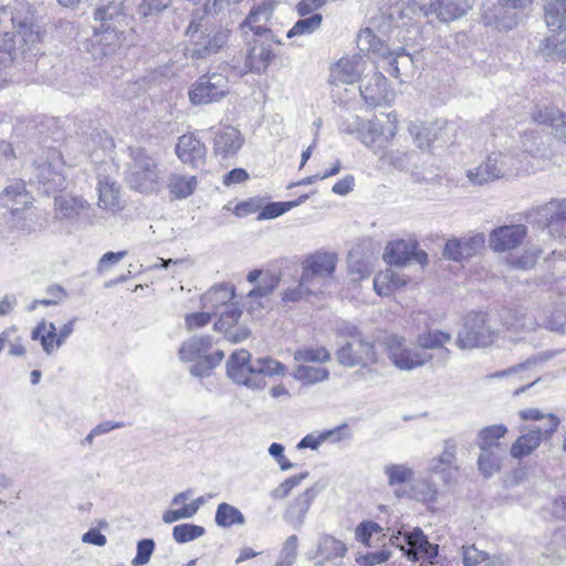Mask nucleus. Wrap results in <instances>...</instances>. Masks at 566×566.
<instances>
[{"mask_svg": "<svg viewBox=\"0 0 566 566\" xmlns=\"http://www.w3.org/2000/svg\"><path fill=\"white\" fill-rule=\"evenodd\" d=\"M388 124L380 126L377 120L370 119L360 125L358 130L360 142L369 148L374 154L384 150L389 142L397 133L396 116L387 115Z\"/></svg>", "mask_w": 566, "mask_h": 566, "instance_id": "17", "label": "nucleus"}, {"mask_svg": "<svg viewBox=\"0 0 566 566\" xmlns=\"http://www.w3.org/2000/svg\"><path fill=\"white\" fill-rule=\"evenodd\" d=\"M357 46L361 52L373 53L380 57L387 56V53H389V46L369 27L358 33Z\"/></svg>", "mask_w": 566, "mask_h": 566, "instance_id": "43", "label": "nucleus"}, {"mask_svg": "<svg viewBox=\"0 0 566 566\" xmlns=\"http://www.w3.org/2000/svg\"><path fill=\"white\" fill-rule=\"evenodd\" d=\"M366 71L361 57H342L331 70V80L334 84H353L361 81V73Z\"/></svg>", "mask_w": 566, "mask_h": 566, "instance_id": "25", "label": "nucleus"}, {"mask_svg": "<svg viewBox=\"0 0 566 566\" xmlns=\"http://www.w3.org/2000/svg\"><path fill=\"white\" fill-rule=\"evenodd\" d=\"M527 235L524 224L497 227L489 235V245L495 252H509L518 248Z\"/></svg>", "mask_w": 566, "mask_h": 566, "instance_id": "19", "label": "nucleus"}, {"mask_svg": "<svg viewBox=\"0 0 566 566\" xmlns=\"http://www.w3.org/2000/svg\"><path fill=\"white\" fill-rule=\"evenodd\" d=\"M471 6L464 0H409L407 10L416 17L437 18L441 22L462 18Z\"/></svg>", "mask_w": 566, "mask_h": 566, "instance_id": "7", "label": "nucleus"}, {"mask_svg": "<svg viewBox=\"0 0 566 566\" xmlns=\"http://www.w3.org/2000/svg\"><path fill=\"white\" fill-rule=\"evenodd\" d=\"M298 538L296 535L289 536L281 549L280 557L274 566H292L297 556Z\"/></svg>", "mask_w": 566, "mask_h": 566, "instance_id": "59", "label": "nucleus"}, {"mask_svg": "<svg viewBox=\"0 0 566 566\" xmlns=\"http://www.w3.org/2000/svg\"><path fill=\"white\" fill-rule=\"evenodd\" d=\"M386 537L382 527L374 521H365L355 530V538L368 547L378 546Z\"/></svg>", "mask_w": 566, "mask_h": 566, "instance_id": "46", "label": "nucleus"}, {"mask_svg": "<svg viewBox=\"0 0 566 566\" xmlns=\"http://www.w3.org/2000/svg\"><path fill=\"white\" fill-rule=\"evenodd\" d=\"M243 145V138L240 132L231 126L219 130L214 138V154L222 158H229L235 155Z\"/></svg>", "mask_w": 566, "mask_h": 566, "instance_id": "30", "label": "nucleus"}, {"mask_svg": "<svg viewBox=\"0 0 566 566\" xmlns=\"http://www.w3.org/2000/svg\"><path fill=\"white\" fill-rule=\"evenodd\" d=\"M32 339L40 340L45 354H53L60 346H56V326L54 323L40 322L32 331Z\"/></svg>", "mask_w": 566, "mask_h": 566, "instance_id": "47", "label": "nucleus"}, {"mask_svg": "<svg viewBox=\"0 0 566 566\" xmlns=\"http://www.w3.org/2000/svg\"><path fill=\"white\" fill-rule=\"evenodd\" d=\"M527 150L511 149L507 151H493L484 161L493 180L515 176L530 169Z\"/></svg>", "mask_w": 566, "mask_h": 566, "instance_id": "11", "label": "nucleus"}, {"mask_svg": "<svg viewBox=\"0 0 566 566\" xmlns=\"http://www.w3.org/2000/svg\"><path fill=\"white\" fill-rule=\"evenodd\" d=\"M94 17L99 24L94 27V33L86 41L85 50L94 60H99L115 54L122 46L128 17L124 12L123 3L115 1L97 8Z\"/></svg>", "mask_w": 566, "mask_h": 566, "instance_id": "2", "label": "nucleus"}, {"mask_svg": "<svg viewBox=\"0 0 566 566\" xmlns=\"http://www.w3.org/2000/svg\"><path fill=\"white\" fill-rule=\"evenodd\" d=\"M317 492L314 488L306 489L300 494L286 509L285 518L294 527H301L305 521V516Z\"/></svg>", "mask_w": 566, "mask_h": 566, "instance_id": "33", "label": "nucleus"}, {"mask_svg": "<svg viewBox=\"0 0 566 566\" xmlns=\"http://www.w3.org/2000/svg\"><path fill=\"white\" fill-rule=\"evenodd\" d=\"M386 353L392 365L400 370H412L433 359V355L421 352L400 336H390L386 340Z\"/></svg>", "mask_w": 566, "mask_h": 566, "instance_id": "9", "label": "nucleus"}, {"mask_svg": "<svg viewBox=\"0 0 566 566\" xmlns=\"http://www.w3.org/2000/svg\"><path fill=\"white\" fill-rule=\"evenodd\" d=\"M566 221V199L552 200L537 208L535 222L543 229L558 231Z\"/></svg>", "mask_w": 566, "mask_h": 566, "instance_id": "26", "label": "nucleus"}, {"mask_svg": "<svg viewBox=\"0 0 566 566\" xmlns=\"http://www.w3.org/2000/svg\"><path fill=\"white\" fill-rule=\"evenodd\" d=\"M346 551L347 548L342 541L331 535H323L318 541L316 553L312 559L315 560V565H322L324 562L342 558Z\"/></svg>", "mask_w": 566, "mask_h": 566, "instance_id": "35", "label": "nucleus"}, {"mask_svg": "<svg viewBox=\"0 0 566 566\" xmlns=\"http://www.w3.org/2000/svg\"><path fill=\"white\" fill-rule=\"evenodd\" d=\"M254 361L245 349L233 352L227 361V374L234 382L249 388V380L254 375Z\"/></svg>", "mask_w": 566, "mask_h": 566, "instance_id": "23", "label": "nucleus"}, {"mask_svg": "<svg viewBox=\"0 0 566 566\" xmlns=\"http://www.w3.org/2000/svg\"><path fill=\"white\" fill-rule=\"evenodd\" d=\"M230 92L229 78L220 72L201 75L189 90V99L193 105H207L224 98Z\"/></svg>", "mask_w": 566, "mask_h": 566, "instance_id": "10", "label": "nucleus"}, {"mask_svg": "<svg viewBox=\"0 0 566 566\" xmlns=\"http://www.w3.org/2000/svg\"><path fill=\"white\" fill-rule=\"evenodd\" d=\"M292 376L306 385H314L316 382L328 379L329 371L325 367H313L305 364L297 365Z\"/></svg>", "mask_w": 566, "mask_h": 566, "instance_id": "50", "label": "nucleus"}, {"mask_svg": "<svg viewBox=\"0 0 566 566\" xmlns=\"http://www.w3.org/2000/svg\"><path fill=\"white\" fill-rule=\"evenodd\" d=\"M17 197H20V203L22 208H28L32 203V197L25 190V185L21 180L7 186L1 195L3 206L10 209L13 216L21 211L20 207H15Z\"/></svg>", "mask_w": 566, "mask_h": 566, "instance_id": "40", "label": "nucleus"}, {"mask_svg": "<svg viewBox=\"0 0 566 566\" xmlns=\"http://www.w3.org/2000/svg\"><path fill=\"white\" fill-rule=\"evenodd\" d=\"M206 530L203 526L195 524H179L172 528V538L179 543H188L205 534Z\"/></svg>", "mask_w": 566, "mask_h": 566, "instance_id": "56", "label": "nucleus"}, {"mask_svg": "<svg viewBox=\"0 0 566 566\" xmlns=\"http://www.w3.org/2000/svg\"><path fill=\"white\" fill-rule=\"evenodd\" d=\"M389 543L405 552L406 556L411 560H418L420 556L432 559L438 555V545L429 543L427 536L419 527L405 533L402 537L400 532L398 535H391Z\"/></svg>", "mask_w": 566, "mask_h": 566, "instance_id": "14", "label": "nucleus"}, {"mask_svg": "<svg viewBox=\"0 0 566 566\" xmlns=\"http://www.w3.org/2000/svg\"><path fill=\"white\" fill-rule=\"evenodd\" d=\"M503 459L504 450L480 449L478 469L485 479H489L501 470Z\"/></svg>", "mask_w": 566, "mask_h": 566, "instance_id": "44", "label": "nucleus"}, {"mask_svg": "<svg viewBox=\"0 0 566 566\" xmlns=\"http://www.w3.org/2000/svg\"><path fill=\"white\" fill-rule=\"evenodd\" d=\"M176 154L184 164L197 168L205 164L207 149L193 134H185L178 139Z\"/></svg>", "mask_w": 566, "mask_h": 566, "instance_id": "24", "label": "nucleus"}, {"mask_svg": "<svg viewBox=\"0 0 566 566\" xmlns=\"http://www.w3.org/2000/svg\"><path fill=\"white\" fill-rule=\"evenodd\" d=\"M541 253L542 251L538 248H528L524 250L521 256L507 259V264L515 269L528 270L536 264Z\"/></svg>", "mask_w": 566, "mask_h": 566, "instance_id": "60", "label": "nucleus"}, {"mask_svg": "<svg viewBox=\"0 0 566 566\" xmlns=\"http://www.w3.org/2000/svg\"><path fill=\"white\" fill-rule=\"evenodd\" d=\"M244 43L247 46L244 57L245 72L251 73H263L275 54L272 49V44H275L272 40H266L264 36L247 35Z\"/></svg>", "mask_w": 566, "mask_h": 566, "instance_id": "16", "label": "nucleus"}, {"mask_svg": "<svg viewBox=\"0 0 566 566\" xmlns=\"http://www.w3.org/2000/svg\"><path fill=\"white\" fill-rule=\"evenodd\" d=\"M323 17L319 13H313L312 15L300 19L289 30L286 36L292 39L298 35H308L315 32L322 25Z\"/></svg>", "mask_w": 566, "mask_h": 566, "instance_id": "53", "label": "nucleus"}, {"mask_svg": "<svg viewBox=\"0 0 566 566\" xmlns=\"http://www.w3.org/2000/svg\"><path fill=\"white\" fill-rule=\"evenodd\" d=\"M13 10L11 21L17 32L0 35V70L10 66L18 53L25 55L38 51L43 38L28 2L15 1Z\"/></svg>", "mask_w": 566, "mask_h": 566, "instance_id": "1", "label": "nucleus"}, {"mask_svg": "<svg viewBox=\"0 0 566 566\" xmlns=\"http://www.w3.org/2000/svg\"><path fill=\"white\" fill-rule=\"evenodd\" d=\"M168 188L175 198H187L196 190L197 178L193 176L174 175L169 179Z\"/></svg>", "mask_w": 566, "mask_h": 566, "instance_id": "52", "label": "nucleus"}, {"mask_svg": "<svg viewBox=\"0 0 566 566\" xmlns=\"http://www.w3.org/2000/svg\"><path fill=\"white\" fill-rule=\"evenodd\" d=\"M213 338L210 335H196L185 340L178 352L179 358L186 363H195L190 368L193 377H208L223 360L224 354L218 349L211 354Z\"/></svg>", "mask_w": 566, "mask_h": 566, "instance_id": "5", "label": "nucleus"}, {"mask_svg": "<svg viewBox=\"0 0 566 566\" xmlns=\"http://www.w3.org/2000/svg\"><path fill=\"white\" fill-rule=\"evenodd\" d=\"M485 559H488V553L478 549L475 545L462 546L464 566H482Z\"/></svg>", "mask_w": 566, "mask_h": 566, "instance_id": "64", "label": "nucleus"}, {"mask_svg": "<svg viewBox=\"0 0 566 566\" xmlns=\"http://www.w3.org/2000/svg\"><path fill=\"white\" fill-rule=\"evenodd\" d=\"M451 338L452 336L449 333L432 329L420 334L417 337V346L421 352H427L429 349L436 350V354H432L433 359L436 358V365L444 366L448 363L450 355V350L444 347V345L449 343Z\"/></svg>", "mask_w": 566, "mask_h": 566, "instance_id": "21", "label": "nucleus"}, {"mask_svg": "<svg viewBox=\"0 0 566 566\" xmlns=\"http://www.w3.org/2000/svg\"><path fill=\"white\" fill-rule=\"evenodd\" d=\"M496 337L494 328L489 324L483 313H470L455 340L460 349L485 347L493 344Z\"/></svg>", "mask_w": 566, "mask_h": 566, "instance_id": "8", "label": "nucleus"}, {"mask_svg": "<svg viewBox=\"0 0 566 566\" xmlns=\"http://www.w3.org/2000/svg\"><path fill=\"white\" fill-rule=\"evenodd\" d=\"M455 454L457 443L452 440L446 441L442 453L430 461L429 472L437 475L444 484L450 483L458 472Z\"/></svg>", "mask_w": 566, "mask_h": 566, "instance_id": "20", "label": "nucleus"}, {"mask_svg": "<svg viewBox=\"0 0 566 566\" xmlns=\"http://www.w3.org/2000/svg\"><path fill=\"white\" fill-rule=\"evenodd\" d=\"M55 209L62 219H75L88 208V202L81 197L60 195L54 199Z\"/></svg>", "mask_w": 566, "mask_h": 566, "instance_id": "41", "label": "nucleus"}, {"mask_svg": "<svg viewBox=\"0 0 566 566\" xmlns=\"http://www.w3.org/2000/svg\"><path fill=\"white\" fill-rule=\"evenodd\" d=\"M360 95L371 107L388 106L395 98V93L387 87V80L379 71L367 73L361 78Z\"/></svg>", "mask_w": 566, "mask_h": 566, "instance_id": "18", "label": "nucleus"}, {"mask_svg": "<svg viewBox=\"0 0 566 566\" xmlns=\"http://www.w3.org/2000/svg\"><path fill=\"white\" fill-rule=\"evenodd\" d=\"M544 21L551 29L566 30V0H543Z\"/></svg>", "mask_w": 566, "mask_h": 566, "instance_id": "42", "label": "nucleus"}, {"mask_svg": "<svg viewBox=\"0 0 566 566\" xmlns=\"http://www.w3.org/2000/svg\"><path fill=\"white\" fill-rule=\"evenodd\" d=\"M234 297V287L228 283H221L210 287L200 298L201 307L213 315L220 306L230 305Z\"/></svg>", "mask_w": 566, "mask_h": 566, "instance_id": "32", "label": "nucleus"}, {"mask_svg": "<svg viewBox=\"0 0 566 566\" xmlns=\"http://www.w3.org/2000/svg\"><path fill=\"white\" fill-rule=\"evenodd\" d=\"M336 264V253L317 251L310 254L302 266L304 282H310L318 292H322L328 280L332 279Z\"/></svg>", "mask_w": 566, "mask_h": 566, "instance_id": "12", "label": "nucleus"}, {"mask_svg": "<svg viewBox=\"0 0 566 566\" xmlns=\"http://www.w3.org/2000/svg\"><path fill=\"white\" fill-rule=\"evenodd\" d=\"M296 361L301 363H326L331 359V355L325 347H303L294 352Z\"/></svg>", "mask_w": 566, "mask_h": 566, "instance_id": "55", "label": "nucleus"}, {"mask_svg": "<svg viewBox=\"0 0 566 566\" xmlns=\"http://www.w3.org/2000/svg\"><path fill=\"white\" fill-rule=\"evenodd\" d=\"M214 522L220 527L229 528L233 525H243L245 517L239 509L223 502L217 507Z\"/></svg>", "mask_w": 566, "mask_h": 566, "instance_id": "49", "label": "nucleus"}, {"mask_svg": "<svg viewBox=\"0 0 566 566\" xmlns=\"http://www.w3.org/2000/svg\"><path fill=\"white\" fill-rule=\"evenodd\" d=\"M385 60H388L389 69L387 72L400 80V82L406 81V78L411 77L415 73V63L412 56L407 53L405 50H400L397 52L387 53V56H384Z\"/></svg>", "mask_w": 566, "mask_h": 566, "instance_id": "34", "label": "nucleus"}, {"mask_svg": "<svg viewBox=\"0 0 566 566\" xmlns=\"http://www.w3.org/2000/svg\"><path fill=\"white\" fill-rule=\"evenodd\" d=\"M532 118L539 125H545L552 128V134L558 140L566 139V113L556 107L536 108Z\"/></svg>", "mask_w": 566, "mask_h": 566, "instance_id": "28", "label": "nucleus"}, {"mask_svg": "<svg viewBox=\"0 0 566 566\" xmlns=\"http://www.w3.org/2000/svg\"><path fill=\"white\" fill-rule=\"evenodd\" d=\"M254 375L249 380L250 389H262L265 387V377H272L275 375H283L285 373V366L273 358L262 357L254 360Z\"/></svg>", "mask_w": 566, "mask_h": 566, "instance_id": "31", "label": "nucleus"}, {"mask_svg": "<svg viewBox=\"0 0 566 566\" xmlns=\"http://www.w3.org/2000/svg\"><path fill=\"white\" fill-rule=\"evenodd\" d=\"M316 293H318V291L310 282H304L303 275H301L298 284L295 287L287 289L282 300L284 302H297L307 295Z\"/></svg>", "mask_w": 566, "mask_h": 566, "instance_id": "61", "label": "nucleus"}, {"mask_svg": "<svg viewBox=\"0 0 566 566\" xmlns=\"http://www.w3.org/2000/svg\"><path fill=\"white\" fill-rule=\"evenodd\" d=\"M417 247L416 241H394L386 247L384 260L390 265H405L413 256Z\"/></svg>", "mask_w": 566, "mask_h": 566, "instance_id": "38", "label": "nucleus"}, {"mask_svg": "<svg viewBox=\"0 0 566 566\" xmlns=\"http://www.w3.org/2000/svg\"><path fill=\"white\" fill-rule=\"evenodd\" d=\"M340 336L344 340L336 352L337 361L345 367H360L355 375L374 384L379 377V373L371 368L378 361L374 343L354 325L345 326Z\"/></svg>", "mask_w": 566, "mask_h": 566, "instance_id": "3", "label": "nucleus"}, {"mask_svg": "<svg viewBox=\"0 0 566 566\" xmlns=\"http://www.w3.org/2000/svg\"><path fill=\"white\" fill-rule=\"evenodd\" d=\"M39 182L43 184L46 192H50L63 186L64 177L59 172H52L50 166H42Z\"/></svg>", "mask_w": 566, "mask_h": 566, "instance_id": "63", "label": "nucleus"}, {"mask_svg": "<svg viewBox=\"0 0 566 566\" xmlns=\"http://www.w3.org/2000/svg\"><path fill=\"white\" fill-rule=\"evenodd\" d=\"M242 311L234 304L228 305L227 310L221 313L219 319L214 323L213 328L217 332H224L234 328L239 324Z\"/></svg>", "mask_w": 566, "mask_h": 566, "instance_id": "57", "label": "nucleus"}, {"mask_svg": "<svg viewBox=\"0 0 566 566\" xmlns=\"http://www.w3.org/2000/svg\"><path fill=\"white\" fill-rule=\"evenodd\" d=\"M557 355L555 350H546L542 352L535 356L530 357L525 361L514 365L507 369H503L501 371H496L491 374L489 378H504V377H516L520 380H525L530 377L528 373L533 370L536 366L548 361Z\"/></svg>", "mask_w": 566, "mask_h": 566, "instance_id": "29", "label": "nucleus"}, {"mask_svg": "<svg viewBox=\"0 0 566 566\" xmlns=\"http://www.w3.org/2000/svg\"><path fill=\"white\" fill-rule=\"evenodd\" d=\"M502 322L507 331L520 336L518 339H524V335L535 332L537 328L535 319L518 310L509 311Z\"/></svg>", "mask_w": 566, "mask_h": 566, "instance_id": "37", "label": "nucleus"}, {"mask_svg": "<svg viewBox=\"0 0 566 566\" xmlns=\"http://www.w3.org/2000/svg\"><path fill=\"white\" fill-rule=\"evenodd\" d=\"M231 34L227 25L208 28L201 20H191L186 29L187 55L192 60H207L228 46Z\"/></svg>", "mask_w": 566, "mask_h": 566, "instance_id": "4", "label": "nucleus"}, {"mask_svg": "<svg viewBox=\"0 0 566 566\" xmlns=\"http://www.w3.org/2000/svg\"><path fill=\"white\" fill-rule=\"evenodd\" d=\"M507 433V427L504 424H493L482 428L476 438L479 449L503 450L500 439Z\"/></svg>", "mask_w": 566, "mask_h": 566, "instance_id": "45", "label": "nucleus"}, {"mask_svg": "<svg viewBox=\"0 0 566 566\" xmlns=\"http://www.w3.org/2000/svg\"><path fill=\"white\" fill-rule=\"evenodd\" d=\"M98 206L106 210H115L119 207V187L109 179L98 180Z\"/></svg>", "mask_w": 566, "mask_h": 566, "instance_id": "48", "label": "nucleus"}, {"mask_svg": "<svg viewBox=\"0 0 566 566\" xmlns=\"http://www.w3.org/2000/svg\"><path fill=\"white\" fill-rule=\"evenodd\" d=\"M405 284V281L391 269L378 273L374 279V289L380 296L389 295L395 289Z\"/></svg>", "mask_w": 566, "mask_h": 566, "instance_id": "51", "label": "nucleus"}, {"mask_svg": "<svg viewBox=\"0 0 566 566\" xmlns=\"http://www.w3.org/2000/svg\"><path fill=\"white\" fill-rule=\"evenodd\" d=\"M412 494L417 501L428 503L436 500L438 495L437 485L428 479H421L415 482Z\"/></svg>", "mask_w": 566, "mask_h": 566, "instance_id": "58", "label": "nucleus"}, {"mask_svg": "<svg viewBox=\"0 0 566 566\" xmlns=\"http://www.w3.org/2000/svg\"><path fill=\"white\" fill-rule=\"evenodd\" d=\"M129 154L132 163L128 168L127 181L130 187L139 192L157 190L161 179L157 160L139 147H130Z\"/></svg>", "mask_w": 566, "mask_h": 566, "instance_id": "6", "label": "nucleus"}, {"mask_svg": "<svg viewBox=\"0 0 566 566\" xmlns=\"http://www.w3.org/2000/svg\"><path fill=\"white\" fill-rule=\"evenodd\" d=\"M483 244L484 238L481 234L470 238L450 239L446 242L443 255L448 260L462 262L475 255Z\"/></svg>", "mask_w": 566, "mask_h": 566, "instance_id": "22", "label": "nucleus"}, {"mask_svg": "<svg viewBox=\"0 0 566 566\" xmlns=\"http://www.w3.org/2000/svg\"><path fill=\"white\" fill-rule=\"evenodd\" d=\"M501 3H489L485 4L482 11V20L484 24L492 25L497 29L505 28L511 29L513 27L512 22H504L502 13L504 11L503 7L513 8V9H525L533 3V0H499Z\"/></svg>", "mask_w": 566, "mask_h": 566, "instance_id": "27", "label": "nucleus"}, {"mask_svg": "<svg viewBox=\"0 0 566 566\" xmlns=\"http://www.w3.org/2000/svg\"><path fill=\"white\" fill-rule=\"evenodd\" d=\"M548 426L544 428L530 429L526 433L520 436L511 446L510 454L514 459H523L535 451L543 440H549L554 432L557 430L560 420L554 415L549 413Z\"/></svg>", "mask_w": 566, "mask_h": 566, "instance_id": "15", "label": "nucleus"}, {"mask_svg": "<svg viewBox=\"0 0 566 566\" xmlns=\"http://www.w3.org/2000/svg\"><path fill=\"white\" fill-rule=\"evenodd\" d=\"M536 53L547 61H566V34L546 36L539 42Z\"/></svg>", "mask_w": 566, "mask_h": 566, "instance_id": "36", "label": "nucleus"}, {"mask_svg": "<svg viewBox=\"0 0 566 566\" xmlns=\"http://www.w3.org/2000/svg\"><path fill=\"white\" fill-rule=\"evenodd\" d=\"M384 473L390 486L401 485L410 481L413 476L412 469L407 464H388L384 468Z\"/></svg>", "mask_w": 566, "mask_h": 566, "instance_id": "54", "label": "nucleus"}, {"mask_svg": "<svg viewBox=\"0 0 566 566\" xmlns=\"http://www.w3.org/2000/svg\"><path fill=\"white\" fill-rule=\"evenodd\" d=\"M413 157V153L401 149L381 150L378 158V167L385 171H403L406 170Z\"/></svg>", "mask_w": 566, "mask_h": 566, "instance_id": "39", "label": "nucleus"}, {"mask_svg": "<svg viewBox=\"0 0 566 566\" xmlns=\"http://www.w3.org/2000/svg\"><path fill=\"white\" fill-rule=\"evenodd\" d=\"M274 11L272 0H261L252 6L247 18L240 23V30L243 38L247 35L264 36L281 45L282 41L272 32L266 23L271 20Z\"/></svg>", "mask_w": 566, "mask_h": 566, "instance_id": "13", "label": "nucleus"}, {"mask_svg": "<svg viewBox=\"0 0 566 566\" xmlns=\"http://www.w3.org/2000/svg\"><path fill=\"white\" fill-rule=\"evenodd\" d=\"M340 439L342 438H340L339 429L325 431V432L321 433L318 437L307 434L297 443V449L311 448L312 450H315L318 448V446L323 441H327V440L339 441Z\"/></svg>", "mask_w": 566, "mask_h": 566, "instance_id": "62", "label": "nucleus"}]
</instances>
